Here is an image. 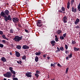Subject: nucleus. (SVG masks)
<instances>
[{"mask_svg": "<svg viewBox=\"0 0 80 80\" xmlns=\"http://www.w3.org/2000/svg\"><path fill=\"white\" fill-rule=\"evenodd\" d=\"M13 80H18V78H13Z\"/></svg>", "mask_w": 80, "mask_h": 80, "instance_id": "obj_42", "label": "nucleus"}, {"mask_svg": "<svg viewBox=\"0 0 80 80\" xmlns=\"http://www.w3.org/2000/svg\"><path fill=\"white\" fill-rule=\"evenodd\" d=\"M50 58L49 57H48V60H49V59H50Z\"/></svg>", "mask_w": 80, "mask_h": 80, "instance_id": "obj_57", "label": "nucleus"}, {"mask_svg": "<svg viewBox=\"0 0 80 80\" xmlns=\"http://www.w3.org/2000/svg\"><path fill=\"white\" fill-rule=\"evenodd\" d=\"M60 49L61 51H63L64 50V48L62 46H61L60 47Z\"/></svg>", "mask_w": 80, "mask_h": 80, "instance_id": "obj_20", "label": "nucleus"}, {"mask_svg": "<svg viewBox=\"0 0 80 80\" xmlns=\"http://www.w3.org/2000/svg\"><path fill=\"white\" fill-rule=\"evenodd\" d=\"M17 29L18 30L20 31V28H17Z\"/></svg>", "mask_w": 80, "mask_h": 80, "instance_id": "obj_52", "label": "nucleus"}, {"mask_svg": "<svg viewBox=\"0 0 80 80\" xmlns=\"http://www.w3.org/2000/svg\"><path fill=\"white\" fill-rule=\"evenodd\" d=\"M32 72H27L26 73L25 75L27 76V77H32Z\"/></svg>", "mask_w": 80, "mask_h": 80, "instance_id": "obj_6", "label": "nucleus"}, {"mask_svg": "<svg viewBox=\"0 0 80 80\" xmlns=\"http://www.w3.org/2000/svg\"><path fill=\"white\" fill-rule=\"evenodd\" d=\"M10 55H12V52H10Z\"/></svg>", "mask_w": 80, "mask_h": 80, "instance_id": "obj_61", "label": "nucleus"}, {"mask_svg": "<svg viewBox=\"0 0 80 80\" xmlns=\"http://www.w3.org/2000/svg\"><path fill=\"white\" fill-rule=\"evenodd\" d=\"M2 37L3 38H4V39H6V40H8V39L7 38L5 35H2Z\"/></svg>", "mask_w": 80, "mask_h": 80, "instance_id": "obj_18", "label": "nucleus"}, {"mask_svg": "<svg viewBox=\"0 0 80 80\" xmlns=\"http://www.w3.org/2000/svg\"><path fill=\"white\" fill-rule=\"evenodd\" d=\"M27 1H28V0H26Z\"/></svg>", "mask_w": 80, "mask_h": 80, "instance_id": "obj_64", "label": "nucleus"}, {"mask_svg": "<svg viewBox=\"0 0 80 80\" xmlns=\"http://www.w3.org/2000/svg\"><path fill=\"white\" fill-rule=\"evenodd\" d=\"M53 63H52L51 64V67H52L53 66Z\"/></svg>", "mask_w": 80, "mask_h": 80, "instance_id": "obj_55", "label": "nucleus"}, {"mask_svg": "<svg viewBox=\"0 0 80 80\" xmlns=\"http://www.w3.org/2000/svg\"><path fill=\"white\" fill-rule=\"evenodd\" d=\"M12 75V74L10 72H7L6 73L3 74L4 77H7L8 78H10Z\"/></svg>", "mask_w": 80, "mask_h": 80, "instance_id": "obj_3", "label": "nucleus"}, {"mask_svg": "<svg viewBox=\"0 0 80 80\" xmlns=\"http://www.w3.org/2000/svg\"><path fill=\"white\" fill-rule=\"evenodd\" d=\"M2 42L3 43H6V41L5 40H2Z\"/></svg>", "mask_w": 80, "mask_h": 80, "instance_id": "obj_39", "label": "nucleus"}, {"mask_svg": "<svg viewBox=\"0 0 80 80\" xmlns=\"http://www.w3.org/2000/svg\"><path fill=\"white\" fill-rule=\"evenodd\" d=\"M55 41L52 40L51 41V44H52V46H55Z\"/></svg>", "mask_w": 80, "mask_h": 80, "instance_id": "obj_14", "label": "nucleus"}, {"mask_svg": "<svg viewBox=\"0 0 80 80\" xmlns=\"http://www.w3.org/2000/svg\"><path fill=\"white\" fill-rule=\"evenodd\" d=\"M68 58H69L68 57H66V59H67V60H69V59H68Z\"/></svg>", "mask_w": 80, "mask_h": 80, "instance_id": "obj_53", "label": "nucleus"}, {"mask_svg": "<svg viewBox=\"0 0 80 80\" xmlns=\"http://www.w3.org/2000/svg\"><path fill=\"white\" fill-rule=\"evenodd\" d=\"M74 51H75V52H76V51H79V50H80V48L74 47Z\"/></svg>", "mask_w": 80, "mask_h": 80, "instance_id": "obj_15", "label": "nucleus"}, {"mask_svg": "<svg viewBox=\"0 0 80 80\" xmlns=\"http://www.w3.org/2000/svg\"><path fill=\"white\" fill-rule=\"evenodd\" d=\"M55 40L57 42L58 41V38H55Z\"/></svg>", "mask_w": 80, "mask_h": 80, "instance_id": "obj_37", "label": "nucleus"}, {"mask_svg": "<svg viewBox=\"0 0 80 80\" xmlns=\"http://www.w3.org/2000/svg\"><path fill=\"white\" fill-rule=\"evenodd\" d=\"M70 2H68V5H68V6H70Z\"/></svg>", "mask_w": 80, "mask_h": 80, "instance_id": "obj_46", "label": "nucleus"}, {"mask_svg": "<svg viewBox=\"0 0 80 80\" xmlns=\"http://www.w3.org/2000/svg\"><path fill=\"white\" fill-rule=\"evenodd\" d=\"M16 48L18 49H19V50H20V49H21V48H22V47L20 45H18L17 46Z\"/></svg>", "mask_w": 80, "mask_h": 80, "instance_id": "obj_19", "label": "nucleus"}, {"mask_svg": "<svg viewBox=\"0 0 80 80\" xmlns=\"http://www.w3.org/2000/svg\"><path fill=\"white\" fill-rule=\"evenodd\" d=\"M39 59V58H38V56H36L35 57V61L36 62H38V60Z\"/></svg>", "mask_w": 80, "mask_h": 80, "instance_id": "obj_17", "label": "nucleus"}, {"mask_svg": "<svg viewBox=\"0 0 80 80\" xmlns=\"http://www.w3.org/2000/svg\"><path fill=\"white\" fill-rule=\"evenodd\" d=\"M65 48L66 50H67L68 49V46L67 45L65 44Z\"/></svg>", "mask_w": 80, "mask_h": 80, "instance_id": "obj_33", "label": "nucleus"}, {"mask_svg": "<svg viewBox=\"0 0 80 80\" xmlns=\"http://www.w3.org/2000/svg\"><path fill=\"white\" fill-rule=\"evenodd\" d=\"M18 26L20 28H22V25H21V24H20L19 23H18Z\"/></svg>", "mask_w": 80, "mask_h": 80, "instance_id": "obj_29", "label": "nucleus"}, {"mask_svg": "<svg viewBox=\"0 0 80 80\" xmlns=\"http://www.w3.org/2000/svg\"><path fill=\"white\" fill-rule=\"evenodd\" d=\"M22 38L23 36H22L19 37V36H15V37L13 38V40L15 42H18L22 40Z\"/></svg>", "mask_w": 80, "mask_h": 80, "instance_id": "obj_2", "label": "nucleus"}, {"mask_svg": "<svg viewBox=\"0 0 80 80\" xmlns=\"http://www.w3.org/2000/svg\"><path fill=\"white\" fill-rule=\"evenodd\" d=\"M60 39H61V40H64V37L63 36H60Z\"/></svg>", "mask_w": 80, "mask_h": 80, "instance_id": "obj_26", "label": "nucleus"}, {"mask_svg": "<svg viewBox=\"0 0 80 80\" xmlns=\"http://www.w3.org/2000/svg\"><path fill=\"white\" fill-rule=\"evenodd\" d=\"M76 28H80L79 26H78V25L77 27H76Z\"/></svg>", "mask_w": 80, "mask_h": 80, "instance_id": "obj_50", "label": "nucleus"}, {"mask_svg": "<svg viewBox=\"0 0 80 80\" xmlns=\"http://www.w3.org/2000/svg\"><path fill=\"white\" fill-rule=\"evenodd\" d=\"M58 12H59L60 13H63V12L61 10H59Z\"/></svg>", "mask_w": 80, "mask_h": 80, "instance_id": "obj_40", "label": "nucleus"}, {"mask_svg": "<svg viewBox=\"0 0 80 80\" xmlns=\"http://www.w3.org/2000/svg\"><path fill=\"white\" fill-rule=\"evenodd\" d=\"M68 68H66V73H67V72H68Z\"/></svg>", "mask_w": 80, "mask_h": 80, "instance_id": "obj_35", "label": "nucleus"}, {"mask_svg": "<svg viewBox=\"0 0 80 80\" xmlns=\"http://www.w3.org/2000/svg\"><path fill=\"white\" fill-rule=\"evenodd\" d=\"M51 80H55V78H53V79H51Z\"/></svg>", "mask_w": 80, "mask_h": 80, "instance_id": "obj_59", "label": "nucleus"}, {"mask_svg": "<svg viewBox=\"0 0 80 80\" xmlns=\"http://www.w3.org/2000/svg\"><path fill=\"white\" fill-rule=\"evenodd\" d=\"M42 20H38L37 22H36V25L38 27H41L43 24H42Z\"/></svg>", "mask_w": 80, "mask_h": 80, "instance_id": "obj_4", "label": "nucleus"}, {"mask_svg": "<svg viewBox=\"0 0 80 80\" xmlns=\"http://www.w3.org/2000/svg\"><path fill=\"white\" fill-rule=\"evenodd\" d=\"M56 33H57L56 34L60 35V33H62V31L60 30H58L56 31Z\"/></svg>", "mask_w": 80, "mask_h": 80, "instance_id": "obj_16", "label": "nucleus"}, {"mask_svg": "<svg viewBox=\"0 0 80 80\" xmlns=\"http://www.w3.org/2000/svg\"><path fill=\"white\" fill-rule=\"evenodd\" d=\"M3 32L2 31H0V35H3Z\"/></svg>", "mask_w": 80, "mask_h": 80, "instance_id": "obj_36", "label": "nucleus"}, {"mask_svg": "<svg viewBox=\"0 0 80 80\" xmlns=\"http://www.w3.org/2000/svg\"><path fill=\"white\" fill-rule=\"evenodd\" d=\"M52 67H55V64H53L52 65Z\"/></svg>", "mask_w": 80, "mask_h": 80, "instance_id": "obj_58", "label": "nucleus"}, {"mask_svg": "<svg viewBox=\"0 0 80 80\" xmlns=\"http://www.w3.org/2000/svg\"><path fill=\"white\" fill-rule=\"evenodd\" d=\"M10 33H13V30L12 29H11L10 30Z\"/></svg>", "mask_w": 80, "mask_h": 80, "instance_id": "obj_25", "label": "nucleus"}, {"mask_svg": "<svg viewBox=\"0 0 80 80\" xmlns=\"http://www.w3.org/2000/svg\"><path fill=\"white\" fill-rule=\"evenodd\" d=\"M17 63L19 64H20V65H21V64H22V61H20L19 62L18 61H17Z\"/></svg>", "mask_w": 80, "mask_h": 80, "instance_id": "obj_28", "label": "nucleus"}, {"mask_svg": "<svg viewBox=\"0 0 80 80\" xmlns=\"http://www.w3.org/2000/svg\"><path fill=\"white\" fill-rule=\"evenodd\" d=\"M43 57H44V58H46V56L45 55H43Z\"/></svg>", "mask_w": 80, "mask_h": 80, "instance_id": "obj_54", "label": "nucleus"}, {"mask_svg": "<svg viewBox=\"0 0 80 80\" xmlns=\"http://www.w3.org/2000/svg\"><path fill=\"white\" fill-rule=\"evenodd\" d=\"M9 70H10V71H11V72L12 71H13V68H12V67H10L9 68Z\"/></svg>", "mask_w": 80, "mask_h": 80, "instance_id": "obj_30", "label": "nucleus"}, {"mask_svg": "<svg viewBox=\"0 0 80 80\" xmlns=\"http://www.w3.org/2000/svg\"><path fill=\"white\" fill-rule=\"evenodd\" d=\"M16 55L17 57H19L20 56V54L18 52H16Z\"/></svg>", "mask_w": 80, "mask_h": 80, "instance_id": "obj_13", "label": "nucleus"}, {"mask_svg": "<svg viewBox=\"0 0 80 80\" xmlns=\"http://www.w3.org/2000/svg\"><path fill=\"white\" fill-rule=\"evenodd\" d=\"M12 21L14 23H17L19 22V19L17 18H12Z\"/></svg>", "mask_w": 80, "mask_h": 80, "instance_id": "obj_5", "label": "nucleus"}, {"mask_svg": "<svg viewBox=\"0 0 80 80\" xmlns=\"http://www.w3.org/2000/svg\"><path fill=\"white\" fill-rule=\"evenodd\" d=\"M71 43L72 45H74V44H75V43H76V42L74 41L73 40H72V42Z\"/></svg>", "mask_w": 80, "mask_h": 80, "instance_id": "obj_24", "label": "nucleus"}, {"mask_svg": "<svg viewBox=\"0 0 80 80\" xmlns=\"http://www.w3.org/2000/svg\"><path fill=\"white\" fill-rule=\"evenodd\" d=\"M0 47L3 48V45L2 44H0Z\"/></svg>", "mask_w": 80, "mask_h": 80, "instance_id": "obj_34", "label": "nucleus"}, {"mask_svg": "<svg viewBox=\"0 0 80 80\" xmlns=\"http://www.w3.org/2000/svg\"><path fill=\"white\" fill-rule=\"evenodd\" d=\"M72 12H74V13H76V12H77V8H75L74 7H72Z\"/></svg>", "mask_w": 80, "mask_h": 80, "instance_id": "obj_8", "label": "nucleus"}, {"mask_svg": "<svg viewBox=\"0 0 80 80\" xmlns=\"http://www.w3.org/2000/svg\"><path fill=\"white\" fill-rule=\"evenodd\" d=\"M67 8L68 9H69L70 8V6L67 5Z\"/></svg>", "mask_w": 80, "mask_h": 80, "instance_id": "obj_48", "label": "nucleus"}, {"mask_svg": "<svg viewBox=\"0 0 80 80\" xmlns=\"http://www.w3.org/2000/svg\"><path fill=\"white\" fill-rule=\"evenodd\" d=\"M1 60L3 62H6L7 61V59L4 57H2L1 58Z\"/></svg>", "mask_w": 80, "mask_h": 80, "instance_id": "obj_11", "label": "nucleus"}, {"mask_svg": "<svg viewBox=\"0 0 80 80\" xmlns=\"http://www.w3.org/2000/svg\"><path fill=\"white\" fill-rule=\"evenodd\" d=\"M62 13H65V12H62Z\"/></svg>", "mask_w": 80, "mask_h": 80, "instance_id": "obj_62", "label": "nucleus"}, {"mask_svg": "<svg viewBox=\"0 0 80 80\" xmlns=\"http://www.w3.org/2000/svg\"><path fill=\"white\" fill-rule=\"evenodd\" d=\"M58 67H61V65H60V63H58Z\"/></svg>", "mask_w": 80, "mask_h": 80, "instance_id": "obj_49", "label": "nucleus"}, {"mask_svg": "<svg viewBox=\"0 0 80 80\" xmlns=\"http://www.w3.org/2000/svg\"><path fill=\"white\" fill-rule=\"evenodd\" d=\"M6 15H8L9 13H10V12L8 10H6L4 12Z\"/></svg>", "mask_w": 80, "mask_h": 80, "instance_id": "obj_10", "label": "nucleus"}, {"mask_svg": "<svg viewBox=\"0 0 80 80\" xmlns=\"http://www.w3.org/2000/svg\"><path fill=\"white\" fill-rule=\"evenodd\" d=\"M35 55H41V52H36L35 53Z\"/></svg>", "mask_w": 80, "mask_h": 80, "instance_id": "obj_21", "label": "nucleus"}, {"mask_svg": "<svg viewBox=\"0 0 80 80\" xmlns=\"http://www.w3.org/2000/svg\"><path fill=\"white\" fill-rule=\"evenodd\" d=\"M15 74H13V75H12V77L13 78H14V77H15Z\"/></svg>", "mask_w": 80, "mask_h": 80, "instance_id": "obj_51", "label": "nucleus"}, {"mask_svg": "<svg viewBox=\"0 0 80 80\" xmlns=\"http://www.w3.org/2000/svg\"><path fill=\"white\" fill-rule=\"evenodd\" d=\"M74 2V0H72L71 3L72 5H73V2Z\"/></svg>", "mask_w": 80, "mask_h": 80, "instance_id": "obj_43", "label": "nucleus"}, {"mask_svg": "<svg viewBox=\"0 0 80 80\" xmlns=\"http://www.w3.org/2000/svg\"><path fill=\"white\" fill-rule=\"evenodd\" d=\"M3 80H7V79H6L5 78H4L3 79Z\"/></svg>", "mask_w": 80, "mask_h": 80, "instance_id": "obj_60", "label": "nucleus"}, {"mask_svg": "<svg viewBox=\"0 0 80 80\" xmlns=\"http://www.w3.org/2000/svg\"><path fill=\"white\" fill-rule=\"evenodd\" d=\"M80 22V19L78 18L76 20V21L74 22L75 25H77Z\"/></svg>", "mask_w": 80, "mask_h": 80, "instance_id": "obj_9", "label": "nucleus"}, {"mask_svg": "<svg viewBox=\"0 0 80 80\" xmlns=\"http://www.w3.org/2000/svg\"><path fill=\"white\" fill-rule=\"evenodd\" d=\"M22 48L23 49H28L29 48V47L27 46L26 45H24L22 47Z\"/></svg>", "mask_w": 80, "mask_h": 80, "instance_id": "obj_12", "label": "nucleus"}, {"mask_svg": "<svg viewBox=\"0 0 80 80\" xmlns=\"http://www.w3.org/2000/svg\"><path fill=\"white\" fill-rule=\"evenodd\" d=\"M68 56L69 58H72V53H71Z\"/></svg>", "mask_w": 80, "mask_h": 80, "instance_id": "obj_31", "label": "nucleus"}, {"mask_svg": "<svg viewBox=\"0 0 80 80\" xmlns=\"http://www.w3.org/2000/svg\"><path fill=\"white\" fill-rule=\"evenodd\" d=\"M66 35H67V33H64L63 35V36L64 37H65Z\"/></svg>", "mask_w": 80, "mask_h": 80, "instance_id": "obj_38", "label": "nucleus"}, {"mask_svg": "<svg viewBox=\"0 0 80 80\" xmlns=\"http://www.w3.org/2000/svg\"><path fill=\"white\" fill-rule=\"evenodd\" d=\"M56 53H57V52H58V51H56Z\"/></svg>", "mask_w": 80, "mask_h": 80, "instance_id": "obj_63", "label": "nucleus"}, {"mask_svg": "<svg viewBox=\"0 0 80 80\" xmlns=\"http://www.w3.org/2000/svg\"><path fill=\"white\" fill-rule=\"evenodd\" d=\"M67 16H64L63 18V22L65 23H67Z\"/></svg>", "mask_w": 80, "mask_h": 80, "instance_id": "obj_7", "label": "nucleus"}, {"mask_svg": "<svg viewBox=\"0 0 80 80\" xmlns=\"http://www.w3.org/2000/svg\"><path fill=\"white\" fill-rule=\"evenodd\" d=\"M0 16L4 17V20L6 22H8V20L12 21V18H11L10 15H8V16H6V14L5 12L3 11H2L1 12Z\"/></svg>", "mask_w": 80, "mask_h": 80, "instance_id": "obj_1", "label": "nucleus"}, {"mask_svg": "<svg viewBox=\"0 0 80 80\" xmlns=\"http://www.w3.org/2000/svg\"><path fill=\"white\" fill-rule=\"evenodd\" d=\"M36 74H37V73H40V71H36Z\"/></svg>", "mask_w": 80, "mask_h": 80, "instance_id": "obj_45", "label": "nucleus"}, {"mask_svg": "<svg viewBox=\"0 0 80 80\" xmlns=\"http://www.w3.org/2000/svg\"><path fill=\"white\" fill-rule=\"evenodd\" d=\"M25 32H26L27 33H28V30L27 29H25Z\"/></svg>", "mask_w": 80, "mask_h": 80, "instance_id": "obj_47", "label": "nucleus"}, {"mask_svg": "<svg viewBox=\"0 0 80 80\" xmlns=\"http://www.w3.org/2000/svg\"><path fill=\"white\" fill-rule=\"evenodd\" d=\"M26 56L24 55L22 57V60H25V59H26Z\"/></svg>", "mask_w": 80, "mask_h": 80, "instance_id": "obj_27", "label": "nucleus"}, {"mask_svg": "<svg viewBox=\"0 0 80 80\" xmlns=\"http://www.w3.org/2000/svg\"><path fill=\"white\" fill-rule=\"evenodd\" d=\"M11 73H12V74H13L14 75H16V72H15L13 70L11 72Z\"/></svg>", "mask_w": 80, "mask_h": 80, "instance_id": "obj_22", "label": "nucleus"}, {"mask_svg": "<svg viewBox=\"0 0 80 80\" xmlns=\"http://www.w3.org/2000/svg\"><path fill=\"white\" fill-rule=\"evenodd\" d=\"M57 51L58 52H60V49L58 47H57Z\"/></svg>", "mask_w": 80, "mask_h": 80, "instance_id": "obj_32", "label": "nucleus"}, {"mask_svg": "<svg viewBox=\"0 0 80 80\" xmlns=\"http://www.w3.org/2000/svg\"><path fill=\"white\" fill-rule=\"evenodd\" d=\"M55 38H58L57 37V35H55Z\"/></svg>", "mask_w": 80, "mask_h": 80, "instance_id": "obj_56", "label": "nucleus"}, {"mask_svg": "<svg viewBox=\"0 0 80 80\" xmlns=\"http://www.w3.org/2000/svg\"><path fill=\"white\" fill-rule=\"evenodd\" d=\"M35 75L36 77H37V78H38V76H39V75L38 74H35Z\"/></svg>", "mask_w": 80, "mask_h": 80, "instance_id": "obj_41", "label": "nucleus"}, {"mask_svg": "<svg viewBox=\"0 0 80 80\" xmlns=\"http://www.w3.org/2000/svg\"><path fill=\"white\" fill-rule=\"evenodd\" d=\"M65 53H66V54H68V53H69V52H68V51H66L65 52Z\"/></svg>", "mask_w": 80, "mask_h": 80, "instance_id": "obj_44", "label": "nucleus"}, {"mask_svg": "<svg viewBox=\"0 0 80 80\" xmlns=\"http://www.w3.org/2000/svg\"><path fill=\"white\" fill-rule=\"evenodd\" d=\"M61 10L62 12H65V8L63 7L62 8Z\"/></svg>", "mask_w": 80, "mask_h": 80, "instance_id": "obj_23", "label": "nucleus"}]
</instances>
